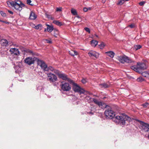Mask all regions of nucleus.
I'll use <instances>...</instances> for the list:
<instances>
[{
	"instance_id": "obj_14",
	"label": "nucleus",
	"mask_w": 149,
	"mask_h": 149,
	"mask_svg": "<svg viewBox=\"0 0 149 149\" xmlns=\"http://www.w3.org/2000/svg\"><path fill=\"white\" fill-rule=\"evenodd\" d=\"M138 122L140 123H142L141 126L142 130H144L145 132H148L149 131V124L145 123L143 121L139 120H137Z\"/></svg>"
},
{
	"instance_id": "obj_24",
	"label": "nucleus",
	"mask_w": 149,
	"mask_h": 149,
	"mask_svg": "<svg viewBox=\"0 0 149 149\" xmlns=\"http://www.w3.org/2000/svg\"><path fill=\"white\" fill-rule=\"evenodd\" d=\"M53 23L58 26H60L62 25V23L57 20H54L53 21Z\"/></svg>"
},
{
	"instance_id": "obj_56",
	"label": "nucleus",
	"mask_w": 149,
	"mask_h": 149,
	"mask_svg": "<svg viewBox=\"0 0 149 149\" xmlns=\"http://www.w3.org/2000/svg\"><path fill=\"white\" fill-rule=\"evenodd\" d=\"M148 138L149 139V134L148 135Z\"/></svg>"
},
{
	"instance_id": "obj_10",
	"label": "nucleus",
	"mask_w": 149,
	"mask_h": 149,
	"mask_svg": "<svg viewBox=\"0 0 149 149\" xmlns=\"http://www.w3.org/2000/svg\"><path fill=\"white\" fill-rule=\"evenodd\" d=\"M8 51V49L5 47V46H1L0 47V54L2 57L8 56L9 53Z\"/></svg>"
},
{
	"instance_id": "obj_27",
	"label": "nucleus",
	"mask_w": 149,
	"mask_h": 149,
	"mask_svg": "<svg viewBox=\"0 0 149 149\" xmlns=\"http://www.w3.org/2000/svg\"><path fill=\"white\" fill-rule=\"evenodd\" d=\"M42 26L41 24H38L36 26H35L34 28L36 29H40L41 30L42 28Z\"/></svg>"
},
{
	"instance_id": "obj_37",
	"label": "nucleus",
	"mask_w": 149,
	"mask_h": 149,
	"mask_svg": "<svg viewBox=\"0 0 149 149\" xmlns=\"http://www.w3.org/2000/svg\"><path fill=\"white\" fill-rule=\"evenodd\" d=\"M45 42L47 43H48L49 44H52V42L51 39L50 40H45Z\"/></svg>"
},
{
	"instance_id": "obj_15",
	"label": "nucleus",
	"mask_w": 149,
	"mask_h": 149,
	"mask_svg": "<svg viewBox=\"0 0 149 149\" xmlns=\"http://www.w3.org/2000/svg\"><path fill=\"white\" fill-rule=\"evenodd\" d=\"M36 58H32L30 57H27L24 60L25 63L29 65H31V64H33L34 60H36Z\"/></svg>"
},
{
	"instance_id": "obj_42",
	"label": "nucleus",
	"mask_w": 149,
	"mask_h": 149,
	"mask_svg": "<svg viewBox=\"0 0 149 149\" xmlns=\"http://www.w3.org/2000/svg\"><path fill=\"white\" fill-rule=\"evenodd\" d=\"M145 1H142L140 2L139 3V5L140 6H142L144 5L145 4Z\"/></svg>"
},
{
	"instance_id": "obj_5",
	"label": "nucleus",
	"mask_w": 149,
	"mask_h": 149,
	"mask_svg": "<svg viewBox=\"0 0 149 149\" xmlns=\"http://www.w3.org/2000/svg\"><path fill=\"white\" fill-rule=\"evenodd\" d=\"M72 85V89L75 92L79 93L80 94L84 93L85 91L83 88H81L78 85L74 82L72 81V82L70 83Z\"/></svg>"
},
{
	"instance_id": "obj_23",
	"label": "nucleus",
	"mask_w": 149,
	"mask_h": 149,
	"mask_svg": "<svg viewBox=\"0 0 149 149\" xmlns=\"http://www.w3.org/2000/svg\"><path fill=\"white\" fill-rule=\"evenodd\" d=\"M91 44L92 46L95 47L97 44L98 42L96 40H92L91 42Z\"/></svg>"
},
{
	"instance_id": "obj_26",
	"label": "nucleus",
	"mask_w": 149,
	"mask_h": 149,
	"mask_svg": "<svg viewBox=\"0 0 149 149\" xmlns=\"http://www.w3.org/2000/svg\"><path fill=\"white\" fill-rule=\"evenodd\" d=\"M99 85L102 88H107L109 87V85L105 83H103L101 84H100Z\"/></svg>"
},
{
	"instance_id": "obj_59",
	"label": "nucleus",
	"mask_w": 149,
	"mask_h": 149,
	"mask_svg": "<svg viewBox=\"0 0 149 149\" xmlns=\"http://www.w3.org/2000/svg\"><path fill=\"white\" fill-rule=\"evenodd\" d=\"M1 21H2V20L0 19V22H1Z\"/></svg>"
},
{
	"instance_id": "obj_43",
	"label": "nucleus",
	"mask_w": 149,
	"mask_h": 149,
	"mask_svg": "<svg viewBox=\"0 0 149 149\" xmlns=\"http://www.w3.org/2000/svg\"><path fill=\"white\" fill-rule=\"evenodd\" d=\"M62 8L59 7L58 8H56V11H62Z\"/></svg>"
},
{
	"instance_id": "obj_33",
	"label": "nucleus",
	"mask_w": 149,
	"mask_h": 149,
	"mask_svg": "<svg viewBox=\"0 0 149 149\" xmlns=\"http://www.w3.org/2000/svg\"><path fill=\"white\" fill-rule=\"evenodd\" d=\"M53 71L54 73H55L56 74L58 75V77L59 74H61V73H60L59 70L55 69H54V70Z\"/></svg>"
},
{
	"instance_id": "obj_44",
	"label": "nucleus",
	"mask_w": 149,
	"mask_h": 149,
	"mask_svg": "<svg viewBox=\"0 0 149 149\" xmlns=\"http://www.w3.org/2000/svg\"><path fill=\"white\" fill-rule=\"evenodd\" d=\"M45 15L46 17L48 19H50V17H51V15L47 13H46Z\"/></svg>"
},
{
	"instance_id": "obj_38",
	"label": "nucleus",
	"mask_w": 149,
	"mask_h": 149,
	"mask_svg": "<svg viewBox=\"0 0 149 149\" xmlns=\"http://www.w3.org/2000/svg\"><path fill=\"white\" fill-rule=\"evenodd\" d=\"M149 105V104L148 103L146 102L144 104H142V106L144 108L147 107Z\"/></svg>"
},
{
	"instance_id": "obj_28",
	"label": "nucleus",
	"mask_w": 149,
	"mask_h": 149,
	"mask_svg": "<svg viewBox=\"0 0 149 149\" xmlns=\"http://www.w3.org/2000/svg\"><path fill=\"white\" fill-rule=\"evenodd\" d=\"M71 12L72 14L74 15H77V12L76 10L72 8L71 10Z\"/></svg>"
},
{
	"instance_id": "obj_51",
	"label": "nucleus",
	"mask_w": 149,
	"mask_h": 149,
	"mask_svg": "<svg viewBox=\"0 0 149 149\" xmlns=\"http://www.w3.org/2000/svg\"><path fill=\"white\" fill-rule=\"evenodd\" d=\"M49 19H50L51 20H53L54 19V18L53 17H52L51 16Z\"/></svg>"
},
{
	"instance_id": "obj_54",
	"label": "nucleus",
	"mask_w": 149,
	"mask_h": 149,
	"mask_svg": "<svg viewBox=\"0 0 149 149\" xmlns=\"http://www.w3.org/2000/svg\"><path fill=\"white\" fill-rule=\"evenodd\" d=\"M95 36H96V37H98V36L97 35L95 34Z\"/></svg>"
},
{
	"instance_id": "obj_4",
	"label": "nucleus",
	"mask_w": 149,
	"mask_h": 149,
	"mask_svg": "<svg viewBox=\"0 0 149 149\" xmlns=\"http://www.w3.org/2000/svg\"><path fill=\"white\" fill-rule=\"evenodd\" d=\"M10 53V56L12 58L15 60H18L20 56V53L18 49L16 48H11L9 51Z\"/></svg>"
},
{
	"instance_id": "obj_21",
	"label": "nucleus",
	"mask_w": 149,
	"mask_h": 149,
	"mask_svg": "<svg viewBox=\"0 0 149 149\" xmlns=\"http://www.w3.org/2000/svg\"><path fill=\"white\" fill-rule=\"evenodd\" d=\"M47 26V30L48 32H51L54 29L53 26L52 25H50L49 24H46Z\"/></svg>"
},
{
	"instance_id": "obj_19",
	"label": "nucleus",
	"mask_w": 149,
	"mask_h": 149,
	"mask_svg": "<svg viewBox=\"0 0 149 149\" xmlns=\"http://www.w3.org/2000/svg\"><path fill=\"white\" fill-rule=\"evenodd\" d=\"M141 74L143 77L147 78H149V71H146L143 72H142Z\"/></svg>"
},
{
	"instance_id": "obj_17",
	"label": "nucleus",
	"mask_w": 149,
	"mask_h": 149,
	"mask_svg": "<svg viewBox=\"0 0 149 149\" xmlns=\"http://www.w3.org/2000/svg\"><path fill=\"white\" fill-rule=\"evenodd\" d=\"M0 42L1 44L0 45V47L1 46H5L6 47V46L8 45V42L6 39H2L0 40Z\"/></svg>"
},
{
	"instance_id": "obj_53",
	"label": "nucleus",
	"mask_w": 149,
	"mask_h": 149,
	"mask_svg": "<svg viewBox=\"0 0 149 149\" xmlns=\"http://www.w3.org/2000/svg\"><path fill=\"white\" fill-rule=\"evenodd\" d=\"M77 18H80V17L79 16H77Z\"/></svg>"
},
{
	"instance_id": "obj_45",
	"label": "nucleus",
	"mask_w": 149,
	"mask_h": 149,
	"mask_svg": "<svg viewBox=\"0 0 149 149\" xmlns=\"http://www.w3.org/2000/svg\"><path fill=\"white\" fill-rule=\"evenodd\" d=\"M134 24H131L130 25L128 26V27H129L131 28H134Z\"/></svg>"
},
{
	"instance_id": "obj_16",
	"label": "nucleus",
	"mask_w": 149,
	"mask_h": 149,
	"mask_svg": "<svg viewBox=\"0 0 149 149\" xmlns=\"http://www.w3.org/2000/svg\"><path fill=\"white\" fill-rule=\"evenodd\" d=\"M88 54L90 56L93 58H94V57L97 58L98 57V54L95 51L90 52L88 53Z\"/></svg>"
},
{
	"instance_id": "obj_58",
	"label": "nucleus",
	"mask_w": 149,
	"mask_h": 149,
	"mask_svg": "<svg viewBox=\"0 0 149 149\" xmlns=\"http://www.w3.org/2000/svg\"><path fill=\"white\" fill-rule=\"evenodd\" d=\"M105 98V97H104L103 99H104Z\"/></svg>"
},
{
	"instance_id": "obj_48",
	"label": "nucleus",
	"mask_w": 149,
	"mask_h": 149,
	"mask_svg": "<svg viewBox=\"0 0 149 149\" xmlns=\"http://www.w3.org/2000/svg\"><path fill=\"white\" fill-rule=\"evenodd\" d=\"M1 22H3V23H6V24H9V22H6V21H4L2 20V21H1Z\"/></svg>"
},
{
	"instance_id": "obj_11",
	"label": "nucleus",
	"mask_w": 149,
	"mask_h": 149,
	"mask_svg": "<svg viewBox=\"0 0 149 149\" xmlns=\"http://www.w3.org/2000/svg\"><path fill=\"white\" fill-rule=\"evenodd\" d=\"M36 61H37L38 65L40 66L42 69L45 71L47 65L45 62L43 61L39 60L38 58H36Z\"/></svg>"
},
{
	"instance_id": "obj_31",
	"label": "nucleus",
	"mask_w": 149,
	"mask_h": 149,
	"mask_svg": "<svg viewBox=\"0 0 149 149\" xmlns=\"http://www.w3.org/2000/svg\"><path fill=\"white\" fill-rule=\"evenodd\" d=\"M137 81L138 82H142L144 81V79L142 77H140L137 79Z\"/></svg>"
},
{
	"instance_id": "obj_34",
	"label": "nucleus",
	"mask_w": 149,
	"mask_h": 149,
	"mask_svg": "<svg viewBox=\"0 0 149 149\" xmlns=\"http://www.w3.org/2000/svg\"><path fill=\"white\" fill-rule=\"evenodd\" d=\"M125 2L124 0H119L118 1V2L117 3L118 5H122Z\"/></svg>"
},
{
	"instance_id": "obj_8",
	"label": "nucleus",
	"mask_w": 149,
	"mask_h": 149,
	"mask_svg": "<svg viewBox=\"0 0 149 149\" xmlns=\"http://www.w3.org/2000/svg\"><path fill=\"white\" fill-rule=\"evenodd\" d=\"M93 101L94 103L97 105L100 108L104 109L105 108H107L108 107H109V106L108 105H106L104 102L99 101L95 98H93Z\"/></svg>"
},
{
	"instance_id": "obj_32",
	"label": "nucleus",
	"mask_w": 149,
	"mask_h": 149,
	"mask_svg": "<svg viewBox=\"0 0 149 149\" xmlns=\"http://www.w3.org/2000/svg\"><path fill=\"white\" fill-rule=\"evenodd\" d=\"M141 47V46L140 45H136L134 46V48L136 50H138L140 49Z\"/></svg>"
},
{
	"instance_id": "obj_3",
	"label": "nucleus",
	"mask_w": 149,
	"mask_h": 149,
	"mask_svg": "<svg viewBox=\"0 0 149 149\" xmlns=\"http://www.w3.org/2000/svg\"><path fill=\"white\" fill-rule=\"evenodd\" d=\"M147 66L146 63H137V65H134L131 67V68L134 71L139 73H141L142 72V70L146 69Z\"/></svg>"
},
{
	"instance_id": "obj_9",
	"label": "nucleus",
	"mask_w": 149,
	"mask_h": 149,
	"mask_svg": "<svg viewBox=\"0 0 149 149\" xmlns=\"http://www.w3.org/2000/svg\"><path fill=\"white\" fill-rule=\"evenodd\" d=\"M93 101L94 103L97 105L100 108L104 109L105 108H107L108 107H109V106L108 105H106L104 102L99 101L95 98H93Z\"/></svg>"
},
{
	"instance_id": "obj_40",
	"label": "nucleus",
	"mask_w": 149,
	"mask_h": 149,
	"mask_svg": "<svg viewBox=\"0 0 149 149\" xmlns=\"http://www.w3.org/2000/svg\"><path fill=\"white\" fill-rule=\"evenodd\" d=\"M24 51H25V50H24ZM25 51L27 53H30V54H33V51L31 50H30L29 49H27Z\"/></svg>"
},
{
	"instance_id": "obj_13",
	"label": "nucleus",
	"mask_w": 149,
	"mask_h": 149,
	"mask_svg": "<svg viewBox=\"0 0 149 149\" xmlns=\"http://www.w3.org/2000/svg\"><path fill=\"white\" fill-rule=\"evenodd\" d=\"M58 77L64 81H68L70 83L72 82V80L68 78V76L65 73H61V74H59Z\"/></svg>"
},
{
	"instance_id": "obj_30",
	"label": "nucleus",
	"mask_w": 149,
	"mask_h": 149,
	"mask_svg": "<svg viewBox=\"0 0 149 149\" xmlns=\"http://www.w3.org/2000/svg\"><path fill=\"white\" fill-rule=\"evenodd\" d=\"M99 46L101 49H103L105 45L103 42H102L99 45Z\"/></svg>"
},
{
	"instance_id": "obj_55",
	"label": "nucleus",
	"mask_w": 149,
	"mask_h": 149,
	"mask_svg": "<svg viewBox=\"0 0 149 149\" xmlns=\"http://www.w3.org/2000/svg\"><path fill=\"white\" fill-rule=\"evenodd\" d=\"M129 0H124V1H129Z\"/></svg>"
},
{
	"instance_id": "obj_41",
	"label": "nucleus",
	"mask_w": 149,
	"mask_h": 149,
	"mask_svg": "<svg viewBox=\"0 0 149 149\" xmlns=\"http://www.w3.org/2000/svg\"><path fill=\"white\" fill-rule=\"evenodd\" d=\"M54 31L56 32V33H54V34H52L54 36L56 37V35H57V34L58 33V31L57 30H54Z\"/></svg>"
},
{
	"instance_id": "obj_35",
	"label": "nucleus",
	"mask_w": 149,
	"mask_h": 149,
	"mask_svg": "<svg viewBox=\"0 0 149 149\" xmlns=\"http://www.w3.org/2000/svg\"><path fill=\"white\" fill-rule=\"evenodd\" d=\"M0 13L3 17H5L6 16V14L3 11H0Z\"/></svg>"
},
{
	"instance_id": "obj_57",
	"label": "nucleus",
	"mask_w": 149,
	"mask_h": 149,
	"mask_svg": "<svg viewBox=\"0 0 149 149\" xmlns=\"http://www.w3.org/2000/svg\"><path fill=\"white\" fill-rule=\"evenodd\" d=\"M46 31V29H45V30H44V31L45 32Z\"/></svg>"
},
{
	"instance_id": "obj_20",
	"label": "nucleus",
	"mask_w": 149,
	"mask_h": 149,
	"mask_svg": "<svg viewBox=\"0 0 149 149\" xmlns=\"http://www.w3.org/2000/svg\"><path fill=\"white\" fill-rule=\"evenodd\" d=\"M69 53L72 56H74L75 55H77L78 54L77 52L73 50L70 51L69 52Z\"/></svg>"
},
{
	"instance_id": "obj_47",
	"label": "nucleus",
	"mask_w": 149,
	"mask_h": 149,
	"mask_svg": "<svg viewBox=\"0 0 149 149\" xmlns=\"http://www.w3.org/2000/svg\"><path fill=\"white\" fill-rule=\"evenodd\" d=\"M83 10L85 12H86L88 11L87 8L85 7L83 8Z\"/></svg>"
},
{
	"instance_id": "obj_2",
	"label": "nucleus",
	"mask_w": 149,
	"mask_h": 149,
	"mask_svg": "<svg viewBox=\"0 0 149 149\" xmlns=\"http://www.w3.org/2000/svg\"><path fill=\"white\" fill-rule=\"evenodd\" d=\"M8 5H10L13 7L15 9L19 11L22 10V7H24L25 5L19 0H15V1H8L7 2Z\"/></svg>"
},
{
	"instance_id": "obj_50",
	"label": "nucleus",
	"mask_w": 149,
	"mask_h": 149,
	"mask_svg": "<svg viewBox=\"0 0 149 149\" xmlns=\"http://www.w3.org/2000/svg\"><path fill=\"white\" fill-rule=\"evenodd\" d=\"M88 113L89 114H91V115H93V113L92 112H88Z\"/></svg>"
},
{
	"instance_id": "obj_18",
	"label": "nucleus",
	"mask_w": 149,
	"mask_h": 149,
	"mask_svg": "<svg viewBox=\"0 0 149 149\" xmlns=\"http://www.w3.org/2000/svg\"><path fill=\"white\" fill-rule=\"evenodd\" d=\"M37 18V16L33 11H31L29 18L30 19L35 20Z\"/></svg>"
},
{
	"instance_id": "obj_29",
	"label": "nucleus",
	"mask_w": 149,
	"mask_h": 149,
	"mask_svg": "<svg viewBox=\"0 0 149 149\" xmlns=\"http://www.w3.org/2000/svg\"><path fill=\"white\" fill-rule=\"evenodd\" d=\"M85 99L87 100L88 102H90L92 101L93 98H91L89 96H87L85 97Z\"/></svg>"
},
{
	"instance_id": "obj_22",
	"label": "nucleus",
	"mask_w": 149,
	"mask_h": 149,
	"mask_svg": "<svg viewBox=\"0 0 149 149\" xmlns=\"http://www.w3.org/2000/svg\"><path fill=\"white\" fill-rule=\"evenodd\" d=\"M108 56L111 58L113 57L115 53L112 51H108L105 52Z\"/></svg>"
},
{
	"instance_id": "obj_1",
	"label": "nucleus",
	"mask_w": 149,
	"mask_h": 149,
	"mask_svg": "<svg viewBox=\"0 0 149 149\" xmlns=\"http://www.w3.org/2000/svg\"><path fill=\"white\" fill-rule=\"evenodd\" d=\"M107 110L104 112V114L107 118L113 119L114 121L118 124H120L121 126L125 125L126 122L129 123L131 120V118L125 114H122L120 116H117L115 118V112L111 109L110 107H107Z\"/></svg>"
},
{
	"instance_id": "obj_36",
	"label": "nucleus",
	"mask_w": 149,
	"mask_h": 149,
	"mask_svg": "<svg viewBox=\"0 0 149 149\" xmlns=\"http://www.w3.org/2000/svg\"><path fill=\"white\" fill-rule=\"evenodd\" d=\"M31 2V0H27L26 1V3L27 4L30 5L31 6H33V4L31 3V4L30 3Z\"/></svg>"
},
{
	"instance_id": "obj_12",
	"label": "nucleus",
	"mask_w": 149,
	"mask_h": 149,
	"mask_svg": "<svg viewBox=\"0 0 149 149\" xmlns=\"http://www.w3.org/2000/svg\"><path fill=\"white\" fill-rule=\"evenodd\" d=\"M48 80L50 83L54 82L57 80V77L54 74L49 73L47 74Z\"/></svg>"
},
{
	"instance_id": "obj_7",
	"label": "nucleus",
	"mask_w": 149,
	"mask_h": 149,
	"mask_svg": "<svg viewBox=\"0 0 149 149\" xmlns=\"http://www.w3.org/2000/svg\"><path fill=\"white\" fill-rule=\"evenodd\" d=\"M61 89L64 91H67L70 90L71 87L69 83L65 81H62L60 85Z\"/></svg>"
},
{
	"instance_id": "obj_6",
	"label": "nucleus",
	"mask_w": 149,
	"mask_h": 149,
	"mask_svg": "<svg viewBox=\"0 0 149 149\" xmlns=\"http://www.w3.org/2000/svg\"><path fill=\"white\" fill-rule=\"evenodd\" d=\"M118 60L119 61L122 63H130L132 61L128 57L125 55L118 57Z\"/></svg>"
},
{
	"instance_id": "obj_46",
	"label": "nucleus",
	"mask_w": 149,
	"mask_h": 149,
	"mask_svg": "<svg viewBox=\"0 0 149 149\" xmlns=\"http://www.w3.org/2000/svg\"><path fill=\"white\" fill-rule=\"evenodd\" d=\"M83 84H85L86 82V80L84 79H83L81 80Z\"/></svg>"
},
{
	"instance_id": "obj_49",
	"label": "nucleus",
	"mask_w": 149,
	"mask_h": 149,
	"mask_svg": "<svg viewBox=\"0 0 149 149\" xmlns=\"http://www.w3.org/2000/svg\"><path fill=\"white\" fill-rule=\"evenodd\" d=\"M8 12L10 14H11L13 15V12H12L11 11L9 10H8Z\"/></svg>"
},
{
	"instance_id": "obj_25",
	"label": "nucleus",
	"mask_w": 149,
	"mask_h": 149,
	"mask_svg": "<svg viewBox=\"0 0 149 149\" xmlns=\"http://www.w3.org/2000/svg\"><path fill=\"white\" fill-rule=\"evenodd\" d=\"M54 68L52 66H49L48 67H47V66L46 69L45 71H48L50 70L52 71H53L54 70Z\"/></svg>"
},
{
	"instance_id": "obj_39",
	"label": "nucleus",
	"mask_w": 149,
	"mask_h": 149,
	"mask_svg": "<svg viewBox=\"0 0 149 149\" xmlns=\"http://www.w3.org/2000/svg\"><path fill=\"white\" fill-rule=\"evenodd\" d=\"M84 30L87 32H88L89 33H90V29L88 27H85L84 28Z\"/></svg>"
},
{
	"instance_id": "obj_52",
	"label": "nucleus",
	"mask_w": 149,
	"mask_h": 149,
	"mask_svg": "<svg viewBox=\"0 0 149 149\" xmlns=\"http://www.w3.org/2000/svg\"><path fill=\"white\" fill-rule=\"evenodd\" d=\"M88 10H90L91 9V7H89L87 8Z\"/></svg>"
}]
</instances>
